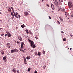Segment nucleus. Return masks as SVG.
<instances>
[{"label": "nucleus", "mask_w": 73, "mask_h": 73, "mask_svg": "<svg viewBox=\"0 0 73 73\" xmlns=\"http://www.w3.org/2000/svg\"><path fill=\"white\" fill-rule=\"evenodd\" d=\"M29 42H31V46L32 47H33V48H35V47H36V45H35L34 44V42L33 41H31V40H29Z\"/></svg>", "instance_id": "obj_1"}, {"label": "nucleus", "mask_w": 73, "mask_h": 73, "mask_svg": "<svg viewBox=\"0 0 73 73\" xmlns=\"http://www.w3.org/2000/svg\"><path fill=\"white\" fill-rule=\"evenodd\" d=\"M19 51L17 49H15L14 50H12L11 51V53H15V52H18Z\"/></svg>", "instance_id": "obj_2"}, {"label": "nucleus", "mask_w": 73, "mask_h": 73, "mask_svg": "<svg viewBox=\"0 0 73 73\" xmlns=\"http://www.w3.org/2000/svg\"><path fill=\"white\" fill-rule=\"evenodd\" d=\"M68 6H69V8H72V7H73V5L72 4V3L70 2H68Z\"/></svg>", "instance_id": "obj_3"}, {"label": "nucleus", "mask_w": 73, "mask_h": 73, "mask_svg": "<svg viewBox=\"0 0 73 73\" xmlns=\"http://www.w3.org/2000/svg\"><path fill=\"white\" fill-rule=\"evenodd\" d=\"M54 2L55 4L56 5L57 7H59V5L58 4V2H57V0H56L54 1Z\"/></svg>", "instance_id": "obj_4"}, {"label": "nucleus", "mask_w": 73, "mask_h": 73, "mask_svg": "<svg viewBox=\"0 0 73 73\" xmlns=\"http://www.w3.org/2000/svg\"><path fill=\"white\" fill-rule=\"evenodd\" d=\"M24 14L25 15V16H28L29 15V14H28V13L27 11L24 12Z\"/></svg>", "instance_id": "obj_5"}, {"label": "nucleus", "mask_w": 73, "mask_h": 73, "mask_svg": "<svg viewBox=\"0 0 73 73\" xmlns=\"http://www.w3.org/2000/svg\"><path fill=\"white\" fill-rule=\"evenodd\" d=\"M18 39H19V38H20L19 40H20V41H22V40H23V38H21V36H19L18 37Z\"/></svg>", "instance_id": "obj_6"}, {"label": "nucleus", "mask_w": 73, "mask_h": 73, "mask_svg": "<svg viewBox=\"0 0 73 73\" xmlns=\"http://www.w3.org/2000/svg\"><path fill=\"white\" fill-rule=\"evenodd\" d=\"M14 15L15 16V17H16V18H17V19H18V17H17V16L16 15H18V13H16V14H15V13H14Z\"/></svg>", "instance_id": "obj_7"}, {"label": "nucleus", "mask_w": 73, "mask_h": 73, "mask_svg": "<svg viewBox=\"0 0 73 73\" xmlns=\"http://www.w3.org/2000/svg\"><path fill=\"white\" fill-rule=\"evenodd\" d=\"M24 42H22L21 44V49H23V45H24Z\"/></svg>", "instance_id": "obj_8"}, {"label": "nucleus", "mask_w": 73, "mask_h": 73, "mask_svg": "<svg viewBox=\"0 0 73 73\" xmlns=\"http://www.w3.org/2000/svg\"><path fill=\"white\" fill-rule=\"evenodd\" d=\"M7 46L8 47V48H10V47H11V45H10V44L8 43L7 44Z\"/></svg>", "instance_id": "obj_9"}, {"label": "nucleus", "mask_w": 73, "mask_h": 73, "mask_svg": "<svg viewBox=\"0 0 73 73\" xmlns=\"http://www.w3.org/2000/svg\"><path fill=\"white\" fill-rule=\"evenodd\" d=\"M61 11H63V12H65V9L64 8L62 7L61 8Z\"/></svg>", "instance_id": "obj_10"}, {"label": "nucleus", "mask_w": 73, "mask_h": 73, "mask_svg": "<svg viewBox=\"0 0 73 73\" xmlns=\"http://www.w3.org/2000/svg\"><path fill=\"white\" fill-rule=\"evenodd\" d=\"M51 7L53 9H54V6L52 4H51Z\"/></svg>", "instance_id": "obj_11"}, {"label": "nucleus", "mask_w": 73, "mask_h": 73, "mask_svg": "<svg viewBox=\"0 0 73 73\" xmlns=\"http://www.w3.org/2000/svg\"><path fill=\"white\" fill-rule=\"evenodd\" d=\"M59 19H60V20H61L62 22V21H63V17H59Z\"/></svg>", "instance_id": "obj_12"}, {"label": "nucleus", "mask_w": 73, "mask_h": 73, "mask_svg": "<svg viewBox=\"0 0 73 73\" xmlns=\"http://www.w3.org/2000/svg\"><path fill=\"white\" fill-rule=\"evenodd\" d=\"M27 59V60H29V59H30L31 58V56H27L26 57Z\"/></svg>", "instance_id": "obj_13"}, {"label": "nucleus", "mask_w": 73, "mask_h": 73, "mask_svg": "<svg viewBox=\"0 0 73 73\" xmlns=\"http://www.w3.org/2000/svg\"><path fill=\"white\" fill-rule=\"evenodd\" d=\"M37 55H38V56H40V55H41V52H38Z\"/></svg>", "instance_id": "obj_14"}, {"label": "nucleus", "mask_w": 73, "mask_h": 73, "mask_svg": "<svg viewBox=\"0 0 73 73\" xmlns=\"http://www.w3.org/2000/svg\"><path fill=\"white\" fill-rule=\"evenodd\" d=\"M65 15L66 16H69V13L66 12H65Z\"/></svg>", "instance_id": "obj_15"}, {"label": "nucleus", "mask_w": 73, "mask_h": 73, "mask_svg": "<svg viewBox=\"0 0 73 73\" xmlns=\"http://www.w3.org/2000/svg\"><path fill=\"white\" fill-rule=\"evenodd\" d=\"M1 54H2L3 55H4V51H2L1 53Z\"/></svg>", "instance_id": "obj_16"}, {"label": "nucleus", "mask_w": 73, "mask_h": 73, "mask_svg": "<svg viewBox=\"0 0 73 73\" xmlns=\"http://www.w3.org/2000/svg\"><path fill=\"white\" fill-rule=\"evenodd\" d=\"M21 27H22V28H24V27H25V25H24V24H23L21 25Z\"/></svg>", "instance_id": "obj_17"}, {"label": "nucleus", "mask_w": 73, "mask_h": 73, "mask_svg": "<svg viewBox=\"0 0 73 73\" xmlns=\"http://www.w3.org/2000/svg\"><path fill=\"white\" fill-rule=\"evenodd\" d=\"M12 70L13 72H14V73H15V72H16V69H13Z\"/></svg>", "instance_id": "obj_18"}, {"label": "nucleus", "mask_w": 73, "mask_h": 73, "mask_svg": "<svg viewBox=\"0 0 73 73\" xmlns=\"http://www.w3.org/2000/svg\"><path fill=\"white\" fill-rule=\"evenodd\" d=\"M24 58V61H27V60H26V58H25L24 57H23Z\"/></svg>", "instance_id": "obj_19"}, {"label": "nucleus", "mask_w": 73, "mask_h": 73, "mask_svg": "<svg viewBox=\"0 0 73 73\" xmlns=\"http://www.w3.org/2000/svg\"><path fill=\"white\" fill-rule=\"evenodd\" d=\"M8 11L9 12H11V8L8 9Z\"/></svg>", "instance_id": "obj_20"}, {"label": "nucleus", "mask_w": 73, "mask_h": 73, "mask_svg": "<svg viewBox=\"0 0 73 73\" xmlns=\"http://www.w3.org/2000/svg\"><path fill=\"white\" fill-rule=\"evenodd\" d=\"M26 32H27V33H29V32H28V30L27 29H26L25 30Z\"/></svg>", "instance_id": "obj_21"}, {"label": "nucleus", "mask_w": 73, "mask_h": 73, "mask_svg": "<svg viewBox=\"0 0 73 73\" xmlns=\"http://www.w3.org/2000/svg\"><path fill=\"white\" fill-rule=\"evenodd\" d=\"M35 38H36V39H37V40L38 39V37H37V35L35 36Z\"/></svg>", "instance_id": "obj_22"}, {"label": "nucleus", "mask_w": 73, "mask_h": 73, "mask_svg": "<svg viewBox=\"0 0 73 73\" xmlns=\"http://www.w3.org/2000/svg\"><path fill=\"white\" fill-rule=\"evenodd\" d=\"M6 33L7 34V35H10V33L8 32L7 31L6 32Z\"/></svg>", "instance_id": "obj_23"}, {"label": "nucleus", "mask_w": 73, "mask_h": 73, "mask_svg": "<svg viewBox=\"0 0 73 73\" xmlns=\"http://www.w3.org/2000/svg\"><path fill=\"white\" fill-rule=\"evenodd\" d=\"M28 71L29 72H30V71L31 70V68H28Z\"/></svg>", "instance_id": "obj_24"}, {"label": "nucleus", "mask_w": 73, "mask_h": 73, "mask_svg": "<svg viewBox=\"0 0 73 73\" xmlns=\"http://www.w3.org/2000/svg\"><path fill=\"white\" fill-rule=\"evenodd\" d=\"M6 58H7V57L6 56H5L3 58V60H6Z\"/></svg>", "instance_id": "obj_25"}, {"label": "nucleus", "mask_w": 73, "mask_h": 73, "mask_svg": "<svg viewBox=\"0 0 73 73\" xmlns=\"http://www.w3.org/2000/svg\"><path fill=\"white\" fill-rule=\"evenodd\" d=\"M7 36H8V37H11V34H9L8 35H7Z\"/></svg>", "instance_id": "obj_26"}, {"label": "nucleus", "mask_w": 73, "mask_h": 73, "mask_svg": "<svg viewBox=\"0 0 73 73\" xmlns=\"http://www.w3.org/2000/svg\"><path fill=\"white\" fill-rule=\"evenodd\" d=\"M45 67H46V66H45V65L44 66H43V69H44L45 68Z\"/></svg>", "instance_id": "obj_27"}, {"label": "nucleus", "mask_w": 73, "mask_h": 73, "mask_svg": "<svg viewBox=\"0 0 73 73\" xmlns=\"http://www.w3.org/2000/svg\"><path fill=\"white\" fill-rule=\"evenodd\" d=\"M57 22L59 24H60V22H59V21H57Z\"/></svg>", "instance_id": "obj_28"}, {"label": "nucleus", "mask_w": 73, "mask_h": 73, "mask_svg": "<svg viewBox=\"0 0 73 73\" xmlns=\"http://www.w3.org/2000/svg\"><path fill=\"white\" fill-rule=\"evenodd\" d=\"M63 41H66V38H64L63 39Z\"/></svg>", "instance_id": "obj_29"}, {"label": "nucleus", "mask_w": 73, "mask_h": 73, "mask_svg": "<svg viewBox=\"0 0 73 73\" xmlns=\"http://www.w3.org/2000/svg\"><path fill=\"white\" fill-rule=\"evenodd\" d=\"M24 63L25 64H27V61L24 62Z\"/></svg>", "instance_id": "obj_30"}, {"label": "nucleus", "mask_w": 73, "mask_h": 73, "mask_svg": "<svg viewBox=\"0 0 73 73\" xmlns=\"http://www.w3.org/2000/svg\"><path fill=\"white\" fill-rule=\"evenodd\" d=\"M29 33L30 34V35H32V32H29Z\"/></svg>", "instance_id": "obj_31"}, {"label": "nucleus", "mask_w": 73, "mask_h": 73, "mask_svg": "<svg viewBox=\"0 0 73 73\" xmlns=\"http://www.w3.org/2000/svg\"><path fill=\"white\" fill-rule=\"evenodd\" d=\"M35 55H37V53L36 52L35 53Z\"/></svg>", "instance_id": "obj_32"}, {"label": "nucleus", "mask_w": 73, "mask_h": 73, "mask_svg": "<svg viewBox=\"0 0 73 73\" xmlns=\"http://www.w3.org/2000/svg\"><path fill=\"white\" fill-rule=\"evenodd\" d=\"M11 16H13V15H14L13 14V13H12V12L11 13Z\"/></svg>", "instance_id": "obj_33"}, {"label": "nucleus", "mask_w": 73, "mask_h": 73, "mask_svg": "<svg viewBox=\"0 0 73 73\" xmlns=\"http://www.w3.org/2000/svg\"><path fill=\"white\" fill-rule=\"evenodd\" d=\"M35 73H37V72L36 70H35Z\"/></svg>", "instance_id": "obj_34"}, {"label": "nucleus", "mask_w": 73, "mask_h": 73, "mask_svg": "<svg viewBox=\"0 0 73 73\" xmlns=\"http://www.w3.org/2000/svg\"><path fill=\"white\" fill-rule=\"evenodd\" d=\"M11 9H12V10H13V8L12 7H11Z\"/></svg>", "instance_id": "obj_35"}, {"label": "nucleus", "mask_w": 73, "mask_h": 73, "mask_svg": "<svg viewBox=\"0 0 73 73\" xmlns=\"http://www.w3.org/2000/svg\"><path fill=\"white\" fill-rule=\"evenodd\" d=\"M12 19H13V18H14V15L12 16Z\"/></svg>", "instance_id": "obj_36"}, {"label": "nucleus", "mask_w": 73, "mask_h": 73, "mask_svg": "<svg viewBox=\"0 0 73 73\" xmlns=\"http://www.w3.org/2000/svg\"><path fill=\"white\" fill-rule=\"evenodd\" d=\"M4 33H3L1 35V36H4Z\"/></svg>", "instance_id": "obj_37"}, {"label": "nucleus", "mask_w": 73, "mask_h": 73, "mask_svg": "<svg viewBox=\"0 0 73 73\" xmlns=\"http://www.w3.org/2000/svg\"><path fill=\"white\" fill-rule=\"evenodd\" d=\"M46 5H47L48 7H49V5L48 4Z\"/></svg>", "instance_id": "obj_38"}, {"label": "nucleus", "mask_w": 73, "mask_h": 73, "mask_svg": "<svg viewBox=\"0 0 73 73\" xmlns=\"http://www.w3.org/2000/svg\"><path fill=\"white\" fill-rule=\"evenodd\" d=\"M19 50L20 51H22V50H23L21 49V48H19Z\"/></svg>", "instance_id": "obj_39"}, {"label": "nucleus", "mask_w": 73, "mask_h": 73, "mask_svg": "<svg viewBox=\"0 0 73 73\" xmlns=\"http://www.w3.org/2000/svg\"><path fill=\"white\" fill-rule=\"evenodd\" d=\"M22 52H23V53H24V52H25V51L22 50Z\"/></svg>", "instance_id": "obj_40"}, {"label": "nucleus", "mask_w": 73, "mask_h": 73, "mask_svg": "<svg viewBox=\"0 0 73 73\" xmlns=\"http://www.w3.org/2000/svg\"><path fill=\"white\" fill-rule=\"evenodd\" d=\"M17 73H19V70H17Z\"/></svg>", "instance_id": "obj_41"}, {"label": "nucleus", "mask_w": 73, "mask_h": 73, "mask_svg": "<svg viewBox=\"0 0 73 73\" xmlns=\"http://www.w3.org/2000/svg\"><path fill=\"white\" fill-rule=\"evenodd\" d=\"M59 1H61V2H62V1H63V0H59Z\"/></svg>", "instance_id": "obj_42"}, {"label": "nucleus", "mask_w": 73, "mask_h": 73, "mask_svg": "<svg viewBox=\"0 0 73 73\" xmlns=\"http://www.w3.org/2000/svg\"><path fill=\"white\" fill-rule=\"evenodd\" d=\"M45 51H44V50L43 51V54H45Z\"/></svg>", "instance_id": "obj_43"}, {"label": "nucleus", "mask_w": 73, "mask_h": 73, "mask_svg": "<svg viewBox=\"0 0 73 73\" xmlns=\"http://www.w3.org/2000/svg\"><path fill=\"white\" fill-rule=\"evenodd\" d=\"M18 16H19V18H20V17H21V16H20V15H19Z\"/></svg>", "instance_id": "obj_44"}, {"label": "nucleus", "mask_w": 73, "mask_h": 73, "mask_svg": "<svg viewBox=\"0 0 73 73\" xmlns=\"http://www.w3.org/2000/svg\"><path fill=\"white\" fill-rule=\"evenodd\" d=\"M70 36H71V37L73 36V35H70Z\"/></svg>", "instance_id": "obj_45"}, {"label": "nucleus", "mask_w": 73, "mask_h": 73, "mask_svg": "<svg viewBox=\"0 0 73 73\" xmlns=\"http://www.w3.org/2000/svg\"><path fill=\"white\" fill-rule=\"evenodd\" d=\"M58 11H60V8L58 9Z\"/></svg>", "instance_id": "obj_46"}, {"label": "nucleus", "mask_w": 73, "mask_h": 73, "mask_svg": "<svg viewBox=\"0 0 73 73\" xmlns=\"http://www.w3.org/2000/svg\"><path fill=\"white\" fill-rule=\"evenodd\" d=\"M13 13H15V11H14L13 10Z\"/></svg>", "instance_id": "obj_47"}, {"label": "nucleus", "mask_w": 73, "mask_h": 73, "mask_svg": "<svg viewBox=\"0 0 73 73\" xmlns=\"http://www.w3.org/2000/svg\"><path fill=\"white\" fill-rule=\"evenodd\" d=\"M19 43H20V42H19L17 41V44H19Z\"/></svg>", "instance_id": "obj_48"}, {"label": "nucleus", "mask_w": 73, "mask_h": 73, "mask_svg": "<svg viewBox=\"0 0 73 73\" xmlns=\"http://www.w3.org/2000/svg\"><path fill=\"white\" fill-rule=\"evenodd\" d=\"M7 34H5V37H6V36H7Z\"/></svg>", "instance_id": "obj_49"}, {"label": "nucleus", "mask_w": 73, "mask_h": 73, "mask_svg": "<svg viewBox=\"0 0 73 73\" xmlns=\"http://www.w3.org/2000/svg\"><path fill=\"white\" fill-rule=\"evenodd\" d=\"M18 28V27H16V29H17H17Z\"/></svg>", "instance_id": "obj_50"}, {"label": "nucleus", "mask_w": 73, "mask_h": 73, "mask_svg": "<svg viewBox=\"0 0 73 73\" xmlns=\"http://www.w3.org/2000/svg\"><path fill=\"white\" fill-rule=\"evenodd\" d=\"M49 19H51V17H49Z\"/></svg>", "instance_id": "obj_51"}, {"label": "nucleus", "mask_w": 73, "mask_h": 73, "mask_svg": "<svg viewBox=\"0 0 73 73\" xmlns=\"http://www.w3.org/2000/svg\"><path fill=\"white\" fill-rule=\"evenodd\" d=\"M64 33V32H63V31H61V33Z\"/></svg>", "instance_id": "obj_52"}, {"label": "nucleus", "mask_w": 73, "mask_h": 73, "mask_svg": "<svg viewBox=\"0 0 73 73\" xmlns=\"http://www.w3.org/2000/svg\"><path fill=\"white\" fill-rule=\"evenodd\" d=\"M1 29H2V28H0V30H1Z\"/></svg>", "instance_id": "obj_53"}, {"label": "nucleus", "mask_w": 73, "mask_h": 73, "mask_svg": "<svg viewBox=\"0 0 73 73\" xmlns=\"http://www.w3.org/2000/svg\"><path fill=\"white\" fill-rule=\"evenodd\" d=\"M31 52H33V50H31Z\"/></svg>", "instance_id": "obj_54"}, {"label": "nucleus", "mask_w": 73, "mask_h": 73, "mask_svg": "<svg viewBox=\"0 0 73 73\" xmlns=\"http://www.w3.org/2000/svg\"><path fill=\"white\" fill-rule=\"evenodd\" d=\"M72 50V48H70V50Z\"/></svg>", "instance_id": "obj_55"}, {"label": "nucleus", "mask_w": 73, "mask_h": 73, "mask_svg": "<svg viewBox=\"0 0 73 73\" xmlns=\"http://www.w3.org/2000/svg\"><path fill=\"white\" fill-rule=\"evenodd\" d=\"M1 69V68L0 67V69Z\"/></svg>", "instance_id": "obj_56"}, {"label": "nucleus", "mask_w": 73, "mask_h": 73, "mask_svg": "<svg viewBox=\"0 0 73 73\" xmlns=\"http://www.w3.org/2000/svg\"><path fill=\"white\" fill-rule=\"evenodd\" d=\"M2 3H3V2H2L1 4H2Z\"/></svg>", "instance_id": "obj_57"}, {"label": "nucleus", "mask_w": 73, "mask_h": 73, "mask_svg": "<svg viewBox=\"0 0 73 73\" xmlns=\"http://www.w3.org/2000/svg\"><path fill=\"white\" fill-rule=\"evenodd\" d=\"M44 0H42V1H43Z\"/></svg>", "instance_id": "obj_58"}, {"label": "nucleus", "mask_w": 73, "mask_h": 73, "mask_svg": "<svg viewBox=\"0 0 73 73\" xmlns=\"http://www.w3.org/2000/svg\"><path fill=\"white\" fill-rule=\"evenodd\" d=\"M68 49H69V48H68Z\"/></svg>", "instance_id": "obj_59"}, {"label": "nucleus", "mask_w": 73, "mask_h": 73, "mask_svg": "<svg viewBox=\"0 0 73 73\" xmlns=\"http://www.w3.org/2000/svg\"><path fill=\"white\" fill-rule=\"evenodd\" d=\"M0 38H1V37H0Z\"/></svg>", "instance_id": "obj_60"}, {"label": "nucleus", "mask_w": 73, "mask_h": 73, "mask_svg": "<svg viewBox=\"0 0 73 73\" xmlns=\"http://www.w3.org/2000/svg\"><path fill=\"white\" fill-rule=\"evenodd\" d=\"M51 0V1H52V0Z\"/></svg>", "instance_id": "obj_61"}]
</instances>
